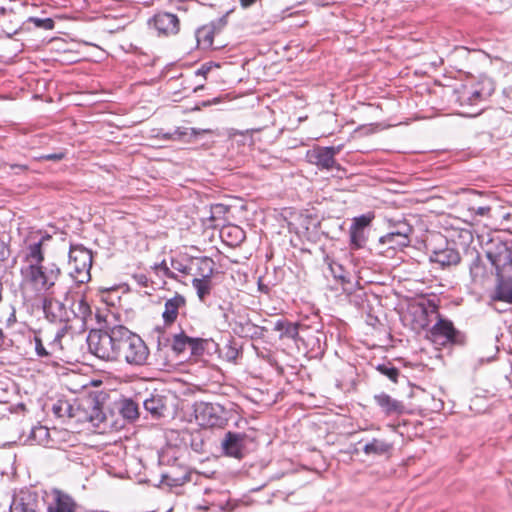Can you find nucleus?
<instances>
[{"label": "nucleus", "instance_id": "f257e3e1", "mask_svg": "<svg viewBox=\"0 0 512 512\" xmlns=\"http://www.w3.org/2000/svg\"><path fill=\"white\" fill-rule=\"evenodd\" d=\"M89 351L107 362H125L131 366L147 364L150 351L144 340L123 325L92 329L87 336Z\"/></svg>", "mask_w": 512, "mask_h": 512}, {"label": "nucleus", "instance_id": "f03ea898", "mask_svg": "<svg viewBox=\"0 0 512 512\" xmlns=\"http://www.w3.org/2000/svg\"><path fill=\"white\" fill-rule=\"evenodd\" d=\"M51 239V235L41 231L32 232L25 238L21 251V287L30 296H45L53 292L52 289L61 276V269L57 264H43L44 245Z\"/></svg>", "mask_w": 512, "mask_h": 512}, {"label": "nucleus", "instance_id": "7ed1b4c3", "mask_svg": "<svg viewBox=\"0 0 512 512\" xmlns=\"http://www.w3.org/2000/svg\"><path fill=\"white\" fill-rule=\"evenodd\" d=\"M486 256L495 268L496 275L512 270V241L492 238L486 247Z\"/></svg>", "mask_w": 512, "mask_h": 512}, {"label": "nucleus", "instance_id": "20e7f679", "mask_svg": "<svg viewBox=\"0 0 512 512\" xmlns=\"http://www.w3.org/2000/svg\"><path fill=\"white\" fill-rule=\"evenodd\" d=\"M92 252L83 245H71L69 251V263L72 266L70 272L75 282L84 284L90 281L92 267Z\"/></svg>", "mask_w": 512, "mask_h": 512}, {"label": "nucleus", "instance_id": "39448f33", "mask_svg": "<svg viewBox=\"0 0 512 512\" xmlns=\"http://www.w3.org/2000/svg\"><path fill=\"white\" fill-rule=\"evenodd\" d=\"M70 291L64 293V300L57 299L54 292H50L43 298L42 306L45 318L51 323L63 324L62 328L67 327V333L72 329L69 324V313L67 303L69 302Z\"/></svg>", "mask_w": 512, "mask_h": 512}, {"label": "nucleus", "instance_id": "423d86ee", "mask_svg": "<svg viewBox=\"0 0 512 512\" xmlns=\"http://www.w3.org/2000/svg\"><path fill=\"white\" fill-rule=\"evenodd\" d=\"M194 412L197 422L203 427L223 428L228 422L227 412L220 404L200 402L195 405Z\"/></svg>", "mask_w": 512, "mask_h": 512}, {"label": "nucleus", "instance_id": "0eeeda50", "mask_svg": "<svg viewBox=\"0 0 512 512\" xmlns=\"http://www.w3.org/2000/svg\"><path fill=\"white\" fill-rule=\"evenodd\" d=\"M67 338V327L60 328L53 340L48 343L47 347L43 344L41 337L35 333L33 337L36 355L42 359H62L65 355L66 348L63 341Z\"/></svg>", "mask_w": 512, "mask_h": 512}, {"label": "nucleus", "instance_id": "6e6552de", "mask_svg": "<svg viewBox=\"0 0 512 512\" xmlns=\"http://www.w3.org/2000/svg\"><path fill=\"white\" fill-rule=\"evenodd\" d=\"M411 233L412 228L408 225H403L399 230L381 236L376 247L378 253L389 256L390 253L408 247Z\"/></svg>", "mask_w": 512, "mask_h": 512}, {"label": "nucleus", "instance_id": "1a4fd4ad", "mask_svg": "<svg viewBox=\"0 0 512 512\" xmlns=\"http://www.w3.org/2000/svg\"><path fill=\"white\" fill-rule=\"evenodd\" d=\"M437 322L429 330L431 340L440 345L447 343L463 344L464 335L455 329L450 320L443 319L440 314H437Z\"/></svg>", "mask_w": 512, "mask_h": 512}, {"label": "nucleus", "instance_id": "9d476101", "mask_svg": "<svg viewBox=\"0 0 512 512\" xmlns=\"http://www.w3.org/2000/svg\"><path fill=\"white\" fill-rule=\"evenodd\" d=\"M247 435L228 431L221 440V449L225 456L242 459L246 454Z\"/></svg>", "mask_w": 512, "mask_h": 512}, {"label": "nucleus", "instance_id": "9b49d317", "mask_svg": "<svg viewBox=\"0 0 512 512\" xmlns=\"http://www.w3.org/2000/svg\"><path fill=\"white\" fill-rule=\"evenodd\" d=\"M342 146L316 147L307 152V158L310 163L316 165L320 169H332L339 167L336 163L335 156L341 151Z\"/></svg>", "mask_w": 512, "mask_h": 512}, {"label": "nucleus", "instance_id": "f8f14e48", "mask_svg": "<svg viewBox=\"0 0 512 512\" xmlns=\"http://www.w3.org/2000/svg\"><path fill=\"white\" fill-rule=\"evenodd\" d=\"M149 25L153 27L159 35H176L180 30V21L177 15L169 12H158L150 20Z\"/></svg>", "mask_w": 512, "mask_h": 512}, {"label": "nucleus", "instance_id": "ddd939ff", "mask_svg": "<svg viewBox=\"0 0 512 512\" xmlns=\"http://www.w3.org/2000/svg\"><path fill=\"white\" fill-rule=\"evenodd\" d=\"M186 298L176 293L173 297L165 300L162 320L165 327L172 326L181 312L186 309Z\"/></svg>", "mask_w": 512, "mask_h": 512}, {"label": "nucleus", "instance_id": "4468645a", "mask_svg": "<svg viewBox=\"0 0 512 512\" xmlns=\"http://www.w3.org/2000/svg\"><path fill=\"white\" fill-rule=\"evenodd\" d=\"M409 314L412 318V329L420 332L426 330L431 323V315L435 314L437 317V307L431 306L427 308L424 304L412 305L409 309Z\"/></svg>", "mask_w": 512, "mask_h": 512}, {"label": "nucleus", "instance_id": "2eb2a0df", "mask_svg": "<svg viewBox=\"0 0 512 512\" xmlns=\"http://www.w3.org/2000/svg\"><path fill=\"white\" fill-rule=\"evenodd\" d=\"M68 312H70L69 324L74 320L79 321L81 329L86 327L88 320L92 317L91 306L83 296L78 299H72Z\"/></svg>", "mask_w": 512, "mask_h": 512}, {"label": "nucleus", "instance_id": "dca6fc26", "mask_svg": "<svg viewBox=\"0 0 512 512\" xmlns=\"http://www.w3.org/2000/svg\"><path fill=\"white\" fill-rule=\"evenodd\" d=\"M429 259L431 262L440 265L442 268L456 266L461 261L459 251L451 246L442 249H435L431 252Z\"/></svg>", "mask_w": 512, "mask_h": 512}, {"label": "nucleus", "instance_id": "f3484780", "mask_svg": "<svg viewBox=\"0 0 512 512\" xmlns=\"http://www.w3.org/2000/svg\"><path fill=\"white\" fill-rule=\"evenodd\" d=\"M143 407L151 418L158 420L165 417L168 411V398L160 394H152L143 401Z\"/></svg>", "mask_w": 512, "mask_h": 512}, {"label": "nucleus", "instance_id": "a211bd4d", "mask_svg": "<svg viewBox=\"0 0 512 512\" xmlns=\"http://www.w3.org/2000/svg\"><path fill=\"white\" fill-rule=\"evenodd\" d=\"M494 300L512 304V270L496 275Z\"/></svg>", "mask_w": 512, "mask_h": 512}, {"label": "nucleus", "instance_id": "6ab92c4d", "mask_svg": "<svg viewBox=\"0 0 512 512\" xmlns=\"http://www.w3.org/2000/svg\"><path fill=\"white\" fill-rule=\"evenodd\" d=\"M76 508L77 504L70 495L56 490L53 501L48 506V512H75Z\"/></svg>", "mask_w": 512, "mask_h": 512}, {"label": "nucleus", "instance_id": "aec40b11", "mask_svg": "<svg viewBox=\"0 0 512 512\" xmlns=\"http://www.w3.org/2000/svg\"><path fill=\"white\" fill-rule=\"evenodd\" d=\"M374 400L386 415H400L405 410L401 401L392 398L386 393L375 395Z\"/></svg>", "mask_w": 512, "mask_h": 512}, {"label": "nucleus", "instance_id": "412c9836", "mask_svg": "<svg viewBox=\"0 0 512 512\" xmlns=\"http://www.w3.org/2000/svg\"><path fill=\"white\" fill-rule=\"evenodd\" d=\"M10 512H36L35 501L30 493H21L13 498Z\"/></svg>", "mask_w": 512, "mask_h": 512}, {"label": "nucleus", "instance_id": "4be33fe9", "mask_svg": "<svg viewBox=\"0 0 512 512\" xmlns=\"http://www.w3.org/2000/svg\"><path fill=\"white\" fill-rule=\"evenodd\" d=\"M456 93L458 94L457 101L461 106L475 105L484 99L483 94L477 88L463 87L462 90H457Z\"/></svg>", "mask_w": 512, "mask_h": 512}, {"label": "nucleus", "instance_id": "5701e85b", "mask_svg": "<svg viewBox=\"0 0 512 512\" xmlns=\"http://www.w3.org/2000/svg\"><path fill=\"white\" fill-rule=\"evenodd\" d=\"M393 445L385 440L373 438L370 442H367L363 447V452L366 455H386L390 453Z\"/></svg>", "mask_w": 512, "mask_h": 512}, {"label": "nucleus", "instance_id": "b1692460", "mask_svg": "<svg viewBox=\"0 0 512 512\" xmlns=\"http://www.w3.org/2000/svg\"><path fill=\"white\" fill-rule=\"evenodd\" d=\"M275 331L280 332V338H289L295 340L299 334V325L285 319H279L274 326Z\"/></svg>", "mask_w": 512, "mask_h": 512}, {"label": "nucleus", "instance_id": "393cba45", "mask_svg": "<svg viewBox=\"0 0 512 512\" xmlns=\"http://www.w3.org/2000/svg\"><path fill=\"white\" fill-rule=\"evenodd\" d=\"M193 476L198 475L190 471H184L181 475H179L176 471H171L163 475V482L171 487H177L192 481Z\"/></svg>", "mask_w": 512, "mask_h": 512}, {"label": "nucleus", "instance_id": "a878e982", "mask_svg": "<svg viewBox=\"0 0 512 512\" xmlns=\"http://www.w3.org/2000/svg\"><path fill=\"white\" fill-rule=\"evenodd\" d=\"M200 133L201 131L196 128L178 127L173 132L166 134L165 138L190 143Z\"/></svg>", "mask_w": 512, "mask_h": 512}, {"label": "nucleus", "instance_id": "bb28decb", "mask_svg": "<svg viewBox=\"0 0 512 512\" xmlns=\"http://www.w3.org/2000/svg\"><path fill=\"white\" fill-rule=\"evenodd\" d=\"M215 263L209 257H203L197 260V272L196 275L199 279H209L214 273Z\"/></svg>", "mask_w": 512, "mask_h": 512}, {"label": "nucleus", "instance_id": "cd10ccee", "mask_svg": "<svg viewBox=\"0 0 512 512\" xmlns=\"http://www.w3.org/2000/svg\"><path fill=\"white\" fill-rule=\"evenodd\" d=\"M120 413L123 418L134 421L138 419L139 413V405L132 399H124L121 402Z\"/></svg>", "mask_w": 512, "mask_h": 512}, {"label": "nucleus", "instance_id": "c85d7f7f", "mask_svg": "<svg viewBox=\"0 0 512 512\" xmlns=\"http://www.w3.org/2000/svg\"><path fill=\"white\" fill-rule=\"evenodd\" d=\"M470 276L473 282L482 281L486 275V267L479 254L475 256L469 266Z\"/></svg>", "mask_w": 512, "mask_h": 512}, {"label": "nucleus", "instance_id": "c756f323", "mask_svg": "<svg viewBox=\"0 0 512 512\" xmlns=\"http://www.w3.org/2000/svg\"><path fill=\"white\" fill-rule=\"evenodd\" d=\"M192 286L196 290L197 296L201 301L205 300V298L210 294L212 288L211 280L209 279L194 278L192 280Z\"/></svg>", "mask_w": 512, "mask_h": 512}, {"label": "nucleus", "instance_id": "7c9ffc66", "mask_svg": "<svg viewBox=\"0 0 512 512\" xmlns=\"http://www.w3.org/2000/svg\"><path fill=\"white\" fill-rule=\"evenodd\" d=\"M189 337L184 331L175 334L172 338V350L177 354L183 353L189 348Z\"/></svg>", "mask_w": 512, "mask_h": 512}, {"label": "nucleus", "instance_id": "2f4dec72", "mask_svg": "<svg viewBox=\"0 0 512 512\" xmlns=\"http://www.w3.org/2000/svg\"><path fill=\"white\" fill-rule=\"evenodd\" d=\"M350 246L352 249H360L365 246L367 241L366 231L358 228H350Z\"/></svg>", "mask_w": 512, "mask_h": 512}, {"label": "nucleus", "instance_id": "473e14b6", "mask_svg": "<svg viewBox=\"0 0 512 512\" xmlns=\"http://www.w3.org/2000/svg\"><path fill=\"white\" fill-rule=\"evenodd\" d=\"M376 370L379 373H381L382 375L386 376L392 382H394V383L398 382V377H399L400 371L392 363L385 362L382 364H378L376 366Z\"/></svg>", "mask_w": 512, "mask_h": 512}, {"label": "nucleus", "instance_id": "72a5a7b5", "mask_svg": "<svg viewBox=\"0 0 512 512\" xmlns=\"http://www.w3.org/2000/svg\"><path fill=\"white\" fill-rule=\"evenodd\" d=\"M208 344V339L189 337V349L192 355H202Z\"/></svg>", "mask_w": 512, "mask_h": 512}, {"label": "nucleus", "instance_id": "f704fd0d", "mask_svg": "<svg viewBox=\"0 0 512 512\" xmlns=\"http://www.w3.org/2000/svg\"><path fill=\"white\" fill-rule=\"evenodd\" d=\"M197 40L199 43L210 47L213 45V30L209 27H202L197 31Z\"/></svg>", "mask_w": 512, "mask_h": 512}, {"label": "nucleus", "instance_id": "c9c22d12", "mask_svg": "<svg viewBox=\"0 0 512 512\" xmlns=\"http://www.w3.org/2000/svg\"><path fill=\"white\" fill-rule=\"evenodd\" d=\"M27 22L33 23L35 27L43 30H52L55 26V22L52 18L29 17Z\"/></svg>", "mask_w": 512, "mask_h": 512}, {"label": "nucleus", "instance_id": "e433bc0d", "mask_svg": "<svg viewBox=\"0 0 512 512\" xmlns=\"http://www.w3.org/2000/svg\"><path fill=\"white\" fill-rule=\"evenodd\" d=\"M227 230V235L234 237V240L233 242H231V245L240 244L246 238L245 232L238 226H230L227 228Z\"/></svg>", "mask_w": 512, "mask_h": 512}, {"label": "nucleus", "instance_id": "4c0bfd02", "mask_svg": "<svg viewBox=\"0 0 512 512\" xmlns=\"http://www.w3.org/2000/svg\"><path fill=\"white\" fill-rule=\"evenodd\" d=\"M153 270L158 274L161 272L165 277L170 279H177V275L168 267L165 260H163L160 263L155 264L153 267Z\"/></svg>", "mask_w": 512, "mask_h": 512}, {"label": "nucleus", "instance_id": "58836bf2", "mask_svg": "<svg viewBox=\"0 0 512 512\" xmlns=\"http://www.w3.org/2000/svg\"><path fill=\"white\" fill-rule=\"evenodd\" d=\"M328 268H329L330 274L332 275V277L334 279H336L337 281H339V279H341L342 281L345 280V277H344V274H343V269L339 265V263H336L334 261H330L329 264H328Z\"/></svg>", "mask_w": 512, "mask_h": 512}, {"label": "nucleus", "instance_id": "ea45409f", "mask_svg": "<svg viewBox=\"0 0 512 512\" xmlns=\"http://www.w3.org/2000/svg\"><path fill=\"white\" fill-rule=\"evenodd\" d=\"M48 435V429L44 426H38L32 429L31 437L38 443H42Z\"/></svg>", "mask_w": 512, "mask_h": 512}, {"label": "nucleus", "instance_id": "a19ab883", "mask_svg": "<svg viewBox=\"0 0 512 512\" xmlns=\"http://www.w3.org/2000/svg\"><path fill=\"white\" fill-rule=\"evenodd\" d=\"M370 223V218L362 215L354 219L350 228H358L359 230L366 231L367 226Z\"/></svg>", "mask_w": 512, "mask_h": 512}, {"label": "nucleus", "instance_id": "79ce46f5", "mask_svg": "<svg viewBox=\"0 0 512 512\" xmlns=\"http://www.w3.org/2000/svg\"><path fill=\"white\" fill-rule=\"evenodd\" d=\"M474 215L477 216H490L491 207L490 206H472L469 209Z\"/></svg>", "mask_w": 512, "mask_h": 512}, {"label": "nucleus", "instance_id": "37998d69", "mask_svg": "<svg viewBox=\"0 0 512 512\" xmlns=\"http://www.w3.org/2000/svg\"><path fill=\"white\" fill-rule=\"evenodd\" d=\"M171 268L183 273V274H189L188 267L182 264L180 261L172 259L171 260Z\"/></svg>", "mask_w": 512, "mask_h": 512}, {"label": "nucleus", "instance_id": "c03bdc74", "mask_svg": "<svg viewBox=\"0 0 512 512\" xmlns=\"http://www.w3.org/2000/svg\"><path fill=\"white\" fill-rule=\"evenodd\" d=\"M136 283L142 287H148L150 283V279L143 273L135 274L133 276Z\"/></svg>", "mask_w": 512, "mask_h": 512}, {"label": "nucleus", "instance_id": "a18cd8bd", "mask_svg": "<svg viewBox=\"0 0 512 512\" xmlns=\"http://www.w3.org/2000/svg\"><path fill=\"white\" fill-rule=\"evenodd\" d=\"M10 255L7 243L0 239V261H5Z\"/></svg>", "mask_w": 512, "mask_h": 512}, {"label": "nucleus", "instance_id": "49530a36", "mask_svg": "<svg viewBox=\"0 0 512 512\" xmlns=\"http://www.w3.org/2000/svg\"><path fill=\"white\" fill-rule=\"evenodd\" d=\"M41 158L47 161H59L64 158V153L47 154L43 155Z\"/></svg>", "mask_w": 512, "mask_h": 512}, {"label": "nucleus", "instance_id": "de8ad7c7", "mask_svg": "<svg viewBox=\"0 0 512 512\" xmlns=\"http://www.w3.org/2000/svg\"><path fill=\"white\" fill-rule=\"evenodd\" d=\"M238 350L234 347H228V350L226 352V357L229 359V360H235L238 356Z\"/></svg>", "mask_w": 512, "mask_h": 512}, {"label": "nucleus", "instance_id": "09e8293b", "mask_svg": "<svg viewBox=\"0 0 512 512\" xmlns=\"http://www.w3.org/2000/svg\"><path fill=\"white\" fill-rule=\"evenodd\" d=\"M209 71H210V66H208L207 64H203V65H202V66H201V67L196 71V75H201V76H203V77L205 78Z\"/></svg>", "mask_w": 512, "mask_h": 512}, {"label": "nucleus", "instance_id": "8fccbe9b", "mask_svg": "<svg viewBox=\"0 0 512 512\" xmlns=\"http://www.w3.org/2000/svg\"><path fill=\"white\" fill-rule=\"evenodd\" d=\"M226 211V207L222 204H216L212 207V213L215 215L216 213H224Z\"/></svg>", "mask_w": 512, "mask_h": 512}, {"label": "nucleus", "instance_id": "3c124183", "mask_svg": "<svg viewBox=\"0 0 512 512\" xmlns=\"http://www.w3.org/2000/svg\"><path fill=\"white\" fill-rule=\"evenodd\" d=\"M257 1L258 0H239L240 5L243 8H249V7L253 6Z\"/></svg>", "mask_w": 512, "mask_h": 512}, {"label": "nucleus", "instance_id": "603ef678", "mask_svg": "<svg viewBox=\"0 0 512 512\" xmlns=\"http://www.w3.org/2000/svg\"><path fill=\"white\" fill-rule=\"evenodd\" d=\"M220 100L218 98H214L213 100H208L203 102V106H209L211 104H217Z\"/></svg>", "mask_w": 512, "mask_h": 512}, {"label": "nucleus", "instance_id": "864d4df0", "mask_svg": "<svg viewBox=\"0 0 512 512\" xmlns=\"http://www.w3.org/2000/svg\"><path fill=\"white\" fill-rule=\"evenodd\" d=\"M53 410H54L55 414H57L58 416H62V415L60 414V410H61V408H60V407H58V406H54Z\"/></svg>", "mask_w": 512, "mask_h": 512}, {"label": "nucleus", "instance_id": "5fc2aeb1", "mask_svg": "<svg viewBox=\"0 0 512 512\" xmlns=\"http://www.w3.org/2000/svg\"><path fill=\"white\" fill-rule=\"evenodd\" d=\"M203 87H204V85H203V84L198 85V86H196V87L193 89V91H194V92H197V91H199V90L203 89Z\"/></svg>", "mask_w": 512, "mask_h": 512}, {"label": "nucleus", "instance_id": "6e6d98bb", "mask_svg": "<svg viewBox=\"0 0 512 512\" xmlns=\"http://www.w3.org/2000/svg\"><path fill=\"white\" fill-rule=\"evenodd\" d=\"M5 335H4V332L3 330L0 328V341H3Z\"/></svg>", "mask_w": 512, "mask_h": 512}, {"label": "nucleus", "instance_id": "4d7b16f0", "mask_svg": "<svg viewBox=\"0 0 512 512\" xmlns=\"http://www.w3.org/2000/svg\"><path fill=\"white\" fill-rule=\"evenodd\" d=\"M296 1H297L298 3H301V2H302V0H296Z\"/></svg>", "mask_w": 512, "mask_h": 512}]
</instances>
